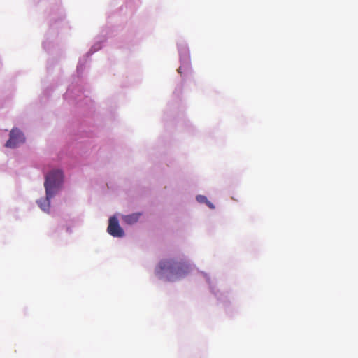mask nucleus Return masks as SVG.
Segmentation results:
<instances>
[{
	"label": "nucleus",
	"mask_w": 358,
	"mask_h": 358,
	"mask_svg": "<svg viewBox=\"0 0 358 358\" xmlns=\"http://www.w3.org/2000/svg\"><path fill=\"white\" fill-rule=\"evenodd\" d=\"M63 180V173L59 170H52L45 176L44 187L45 189L46 198L40 200L38 203L40 208L45 212L50 210V199L52 198L60 188Z\"/></svg>",
	"instance_id": "f03ea898"
},
{
	"label": "nucleus",
	"mask_w": 358,
	"mask_h": 358,
	"mask_svg": "<svg viewBox=\"0 0 358 358\" xmlns=\"http://www.w3.org/2000/svg\"><path fill=\"white\" fill-rule=\"evenodd\" d=\"M178 71L179 73H181V71H181V67H180Z\"/></svg>",
	"instance_id": "1a4fd4ad"
},
{
	"label": "nucleus",
	"mask_w": 358,
	"mask_h": 358,
	"mask_svg": "<svg viewBox=\"0 0 358 358\" xmlns=\"http://www.w3.org/2000/svg\"><path fill=\"white\" fill-rule=\"evenodd\" d=\"M138 217H139V215H136V214L130 215L126 216L124 217V221L127 223L131 224L137 222Z\"/></svg>",
	"instance_id": "39448f33"
},
{
	"label": "nucleus",
	"mask_w": 358,
	"mask_h": 358,
	"mask_svg": "<svg viewBox=\"0 0 358 358\" xmlns=\"http://www.w3.org/2000/svg\"><path fill=\"white\" fill-rule=\"evenodd\" d=\"M206 203L212 209H213L215 208L214 206L208 201H207V202Z\"/></svg>",
	"instance_id": "6e6552de"
},
{
	"label": "nucleus",
	"mask_w": 358,
	"mask_h": 358,
	"mask_svg": "<svg viewBox=\"0 0 358 358\" xmlns=\"http://www.w3.org/2000/svg\"><path fill=\"white\" fill-rule=\"evenodd\" d=\"M196 200L199 203H206L208 199L205 196L199 195L196 196Z\"/></svg>",
	"instance_id": "0eeeda50"
},
{
	"label": "nucleus",
	"mask_w": 358,
	"mask_h": 358,
	"mask_svg": "<svg viewBox=\"0 0 358 358\" xmlns=\"http://www.w3.org/2000/svg\"><path fill=\"white\" fill-rule=\"evenodd\" d=\"M190 271V265L185 261L176 262L173 259L161 260L155 268V274L160 278L173 281L187 275Z\"/></svg>",
	"instance_id": "f257e3e1"
},
{
	"label": "nucleus",
	"mask_w": 358,
	"mask_h": 358,
	"mask_svg": "<svg viewBox=\"0 0 358 358\" xmlns=\"http://www.w3.org/2000/svg\"><path fill=\"white\" fill-rule=\"evenodd\" d=\"M24 141V137L22 132L18 129H13L10 133V138L6 143V146L8 148H15Z\"/></svg>",
	"instance_id": "7ed1b4c3"
},
{
	"label": "nucleus",
	"mask_w": 358,
	"mask_h": 358,
	"mask_svg": "<svg viewBox=\"0 0 358 358\" xmlns=\"http://www.w3.org/2000/svg\"><path fill=\"white\" fill-rule=\"evenodd\" d=\"M107 231L109 234L112 235V216L108 218V225L107 227Z\"/></svg>",
	"instance_id": "423d86ee"
},
{
	"label": "nucleus",
	"mask_w": 358,
	"mask_h": 358,
	"mask_svg": "<svg viewBox=\"0 0 358 358\" xmlns=\"http://www.w3.org/2000/svg\"><path fill=\"white\" fill-rule=\"evenodd\" d=\"M124 231L119 224L118 220L113 216V237H122Z\"/></svg>",
	"instance_id": "20e7f679"
}]
</instances>
